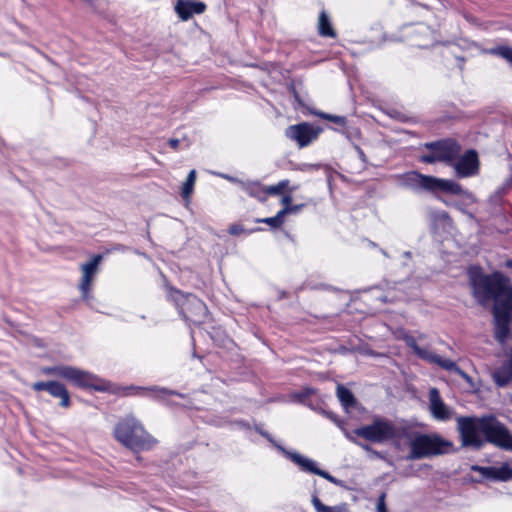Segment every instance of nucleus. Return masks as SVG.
I'll use <instances>...</instances> for the list:
<instances>
[{
    "instance_id": "f257e3e1",
    "label": "nucleus",
    "mask_w": 512,
    "mask_h": 512,
    "mask_svg": "<svg viewBox=\"0 0 512 512\" xmlns=\"http://www.w3.org/2000/svg\"><path fill=\"white\" fill-rule=\"evenodd\" d=\"M472 286L475 296L481 301L494 300L495 335L500 342H503L510 331L512 312V285L509 278L498 272L489 276L478 275L473 277Z\"/></svg>"
},
{
    "instance_id": "f03ea898",
    "label": "nucleus",
    "mask_w": 512,
    "mask_h": 512,
    "mask_svg": "<svg viewBox=\"0 0 512 512\" xmlns=\"http://www.w3.org/2000/svg\"><path fill=\"white\" fill-rule=\"evenodd\" d=\"M457 431L464 447L480 448L485 440L504 448L508 430L494 417H458Z\"/></svg>"
},
{
    "instance_id": "7ed1b4c3",
    "label": "nucleus",
    "mask_w": 512,
    "mask_h": 512,
    "mask_svg": "<svg viewBox=\"0 0 512 512\" xmlns=\"http://www.w3.org/2000/svg\"><path fill=\"white\" fill-rule=\"evenodd\" d=\"M114 436L118 442L134 451L150 449L156 443V440L132 416L126 417L116 425Z\"/></svg>"
},
{
    "instance_id": "20e7f679",
    "label": "nucleus",
    "mask_w": 512,
    "mask_h": 512,
    "mask_svg": "<svg viewBox=\"0 0 512 512\" xmlns=\"http://www.w3.org/2000/svg\"><path fill=\"white\" fill-rule=\"evenodd\" d=\"M453 443L438 434H422L414 437L410 442L409 459H421L449 453L453 450Z\"/></svg>"
},
{
    "instance_id": "39448f33",
    "label": "nucleus",
    "mask_w": 512,
    "mask_h": 512,
    "mask_svg": "<svg viewBox=\"0 0 512 512\" xmlns=\"http://www.w3.org/2000/svg\"><path fill=\"white\" fill-rule=\"evenodd\" d=\"M344 434L348 440L367 449L368 447L366 445H362L356 441L355 436L372 443H385L396 436V429L390 421L376 418L371 424L359 427L353 432L344 431Z\"/></svg>"
},
{
    "instance_id": "423d86ee",
    "label": "nucleus",
    "mask_w": 512,
    "mask_h": 512,
    "mask_svg": "<svg viewBox=\"0 0 512 512\" xmlns=\"http://www.w3.org/2000/svg\"><path fill=\"white\" fill-rule=\"evenodd\" d=\"M42 371L45 374H53L65 378L79 387L92 388L98 391H108L110 389L109 382L100 379L91 373L73 367L60 366L55 368H44Z\"/></svg>"
},
{
    "instance_id": "0eeeda50",
    "label": "nucleus",
    "mask_w": 512,
    "mask_h": 512,
    "mask_svg": "<svg viewBox=\"0 0 512 512\" xmlns=\"http://www.w3.org/2000/svg\"><path fill=\"white\" fill-rule=\"evenodd\" d=\"M407 178L411 183L429 191H443L451 194L461 192L460 185L452 180L426 176L417 172L408 173Z\"/></svg>"
},
{
    "instance_id": "6e6552de",
    "label": "nucleus",
    "mask_w": 512,
    "mask_h": 512,
    "mask_svg": "<svg viewBox=\"0 0 512 512\" xmlns=\"http://www.w3.org/2000/svg\"><path fill=\"white\" fill-rule=\"evenodd\" d=\"M281 451L294 463H296L303 471L310 472L316 475L321 476L322 478L328 480L329 482L344 487L343 481L333 477L328 472L321 470L317 467V463L312 459L305 457L297 452L286 451L281 448Z\"/></svg>"
},
{
    "instance_id": "1a4fd4ad",
    "label": "nucleus",
    "mask_w": 512,
    "mask_h": 512,
    "mask_svg": "<svg viewBox=\"0 0 512 512\" xmlns=\"http://www.w3.org/2000/svg\"><path fill=\"white\" fill-rule=\"evenodd\" d=\"M101 261V255H94L88 262L81 265L82 277L79 283V290L84 300H88L90 297L92 282L98 273Z\"/></svg>"
},
{
    "instance_id": "9d476101",
    "label": "nucleus",
    "mask_w": 512,
    "mask_h": 512,
    "mask_svg": "<svg viewBox=\"0 0 512 512\" xmlns=\"http://www.w3.org/2000/svg\"><path fill=\"white\" fill-rule=\"evenodd\" d=\"M425 147L436 153L439 161L446 163H452L456 160L461 151L460 145L452 139L427 143Z\"/></svg>"
},
{
    "instance_id": "9b49d317",
    "label": "nucleus",
    "mask_w": 512,
    "mask_h": 512,
    "mask_svg": "<svg viewBox=\"0 0 512 512\" xmlns=\"http://www.w3.org/2000/svg\"><path fill=\"white\" fill-rule=\"evenodd\" d=\"M320 131V129L314 128L311 124L304 122L289 126L285 131V135L296 141L300 147H304L316 139Z\"/></svg>"
},
{
    "instance_id": "f8f14e48",
    "label": "nucleus",
    "mask_w": 512,
    "mask_h": 512,
    "mask_svg": "<svg viewBox=\"0 0 512 512\" xmlns=\"http://www.w3.org/2000/svg\"><path fill=\"white\" fill-rule=\"evenodd\" d=\"M181 312L190 321L200 323L206 317L207 308L206 305L197 297L187 295L181 304Z\"/></svg>"
},
{
    "instance_id": "ddd939ff",
    "label": "nucleus",
    "mask_w": 512,
    "mask_h": 512,
    "mask_svg": "<svg viewBox=\"0 0 512 512\" xmlns=\"http://www.w3.org/2000/svg\"><path fill=\"white\" fill-rule=\"evenodd\" d=\"M429 410L438 421H448L453 417V410L441 399L439 391L431 388L429 391Z\"/></svg>"
},
{
    "instance_id": "4468645a",
    "label": "nucleus",
    "mask_w": 512,
    "mask_h": 512,
    "mask_svg": "<svg viewBox=\"0 0 512 512\" xmlns=\"http://www.w3.org/2000/svg\"><path fill=\"white\" fill-rule=\"evenodd\" d=\"M478 156L474 150L466 152L457 162L454 164L456 173L461 177L472 176L478 171Z\"/></svg>"
},
{
    "instance_id": "2eb2a0df",
    "label": "nucleus",
    "mask_w": 512,
    "mask_h": 512,
    "mask_svg": "<svg viewBox=\"0 0 512 512\" xmlns=\"http://www.w3.org/2000/svg\"><path fill=\"white\" fill-rule=\"evenodd\" d=\"M206 5L203 2L178 0L175 11L182 21H187L194 14H201L205 11Z\"/></svg>"
},
{
    "instance_id": "dca6fc26",
    "label": "nucleus",
    "mask_w": 512,
    "mask_h": 512,
    "mask_svg": "<svg viewBox=\"0 0 512 512\" xmlns=\"http://www.w3.org/2000/svg\"><path fill=\"white\" fill-rule=\"evenodd\" d=\"M474 470L479 471L485 477L496 480L507 481L512 478V469L507 464L499 467H475Z\"/></svg>"
},
{
    "instance_id": "f3484780",
    "label": "nucleus",
    "mask_w": 512,
    "mask_h": 512,
    "mask_svg": "<svg viewBox=\"0 0 512 512\" xmlns=\"http://www.w3.org/2000/svg\"><path fill=\"white\" fill-rule=\"evenodd\" d=\"M47 391L53 397H59L61 399V406H63V407L69 406V404H70L69 394H68V391L66 390V388L62 384H60L58 382L50 381Z\"/></svg>"
},
{
    "instance_id": "a211bd4d",
    "label": "nucleus",
    "mask_w": 512,
    "mask_h": 512,
    "mask_svg": "<svg viewBox=\"0 0 512 512\" xmlns=\"http://www.w3.org/2000/svg\"><path fill=\"white\" fill-rule=\"evenodd\" d=\"M312 504L317 512H350L346 504L327 506L324 505L316 496L313 497Z\"/></svg>"
},
{
    "instance_id": "6ab92c4d",
    "label": "nucleus",
    "mask_w": 512,
    "mask_h": 512,
    "mask_svg": "<svg viewBox=\"0 0 512 512\" xmlns=\"http://www.w3.org/2000/svg\"><path fill=\"white\" fill-rule=\"evenodd\" d=\"M337 396L346 410H349V408L355 406L356 404L353 394L341 385L337 387Z\"/></svg>"
},
{
    "instance_id": "aec40b11",
    "label": "nucleus",
    "mask_w": 512,
    "mask_h": 512,
    "mask_svg": "<svg viewBox=\"0 0 512 512\" xmlns=\"http://www.w3.org/2000/svg\"><path fill=\"white\" fill-rule=\"evenodd\" d=\"M196 182V171L191 170L187 176L186 181L182 185L181 195L182 197L189 202L190 197L194 191V186Z\"/></svg>"
},
{
    "instance_id": "412c9836",
    "label": "nucleus",
    "mask_w": 512,
    "mask_h": 512,
    "mask_svg": "<svg viewBox=\"0 0 512 512\" xmlns=\"http://www.w3.org/2000/svg\"><path fill=\"white\" fill-rule=\"evenodd\" d=\"M451 379H452V381H454L458 384H460V379H462L463 381H465V383L467 384V389L470 391L476 392L479 389L478 384L469 375H467L464 371H462L459 367Z\"/></svg>"
},
{
    "instance_id": "4be33fe9",
    "label": "nucleus",
    "mask_w": 512,
    "mask_h": 512,
    "mask_svg": "<svg viewBox=\"0 0 512 512\" xmlns=\"http://www.w3.org/2000/svg\"><path fill=\"white\" fill-rule=\"evenodd\" d=\"M319 33L326 37H335V32L330 24L328 16L325 12H321L318 21Z\"/></svg>"
},
{
    "instance_id": "5701e85b",
    "label": "nucleus",
    "mask_w": 512,
    "mask_h": 512,
    "mask_svg": "<svg viewBox=\"0 0 512 512\" xmlns=\"http://www.w3.org/2000/svg\"><path fill=\"white\" fill-rule=\"evenodd\" d=\"M512 377V369L510 367L496 371L493 374L494 381L498 386L506 385Z\"/></svg>"
},
{
    "instance_id": "b1692460",
    "label": "nucleus",
    "mask_w": 512,
    "mask_h": 512,
    "mask_svg": "<svg viewBox=\"0 0 512 512\" xmlns=\"http://www.w3.org/2000/svg\"><path fill=\"white\" fill-rule=\"evenodd\" d=\"M288 185H289L288 180H282L279 183H277L276 185H271V186L265 187V189L262 191V194L266 195V197L268 195H279L288 188Z\"/></svg>"
},
{
    "instance_id": "393cba45",
    "label": "nucleus",
    "mask_w": 512,
    "mask_h": 512,
    "mask_svg": "<svg viewBox=\"0 0 512 512\" xmlns=\"http://www.w3.org/2000/svg\"><path fill=\"white\" fill-rule=\"evenodd\" d=\"M434 363L442 367L443 369L447 370L450 373V376L452 377L456 370L458 369V366L455 362H453L450 359H443L440 356L436 355V360H434Z\"/></svg>"
},
{
    "instance_id": "a878e982",
    "label": "nucleus",
    "mask_w": 512,
    "mask_h": 512,
    "mask_svg": "<svg viewBox=\"0 0 512 512\" xmlns=\"http://www.w3.org/2000/svg\"><path fill=\"white\" fill-rule=\"evenodd\" d=\"M264 189H265V187H261L258 184H250L245 187V190L248 192L249 195L257 198L260 201L266 200V195L262 194V191Z\"/></svg>"
},
{
    "instance_id": "bb28decb",
    "label": "nucleus",
    "mask_w": 512,
    "mask_h": 512,
    "mask_svg": "<svg viewBox=\"0 0 512 512\" xmlns=\"http://www.w3.org/2000/svg\"><path fill=\"white\" fill-rule=\"evenodd\" d=\"M283 221H284V215L282 214L281 210L274 217H268V218L259 220V222L266 223L274 228L280 227L283 224Z\"/></svg>"
},
{
    "instance_id": "cd10ccee",
    "label": "nucleus",
    "mask_w": 512,
    "mask_h": 512,
    "mask_svg": "<svg viewBox=\"0 0 512 512\" xmlns=\"http://www.w3.org/2000/svg\"><path fill=\"white\" fill-rule=\"evenodd\" d=\"M414 352L420 358H422L430 363H434V360H436V354H434L433 352H431L427 349L420 348L419 346L414 350Z\"/></svg>"
},
{
    "instance_id": "c85d7f7f",
    "label": "nucleus",
    "mask_w": 512,
    "mask_h": 512,
    "mask_svg": "<svg viewBox=\"0 0 512 512\" xmlns=\"http://www.w3.org/2000/svg\"><path fill=\"white\" fill-rule=\"evenodd\" d=\"M303 206H304L303 204L291 205L290 207H284L281 210V212L284 216L287 214L297 213L302 209Z\"/></svg>"
},
{
    "instance_id": "c756f323",
    "label": "nucleus",
    "mask_w": 512,
    "mask_h": 512,
    "mask_svg": "<svg viewBox=\"0 0 512 512\" xmlns=\"http://www.w3.org/2000/svg\"><path fill=\"white\" fill-rule=\"evenodd\" d=\"M430 154H425L421 156V161L424 163H434L436 161H439L438 156L436 153L430 151Z\"/></svg>"
},
{
    "instance_id": "7c9ffc66",
    "label": "nucleus",
    "mask_w": 512,
    "mask_h": 512,
    "mask_svg": "<svg viewBox=\"0 0 512 512\" xmlns=\"http://www.w3.org/2000/svg\"><path fill=\"white\" fill-rule=\"evenodd\" d=\"M317 115L321 118L336 122V123H343V118L339 116H333L326 113H317Z\"/></svg>"
},
{
    "instance_id": "2f4dec72",
    "label": "nucleus",
    "mask_w": 512,
    "mask_h": 512,
    "mask_svg": "<svg viewBox=\"0 0 512 512\" xmlns=\"http://www.w3.org/2000/svg\"><path fill=\"white\" fill-rule=\"evenodd\" d=\"M376 512H387L384 494H382L378 499V502L376 505Z\"/></svg>"
},
{
    "instance_id": "473e14b6",
    "label": "nucleus",
    "mask_w": 512,
    "mask_h": 512,
    "mask_svg": "<svg viewBox=\"0 0 512 512\" xmlns=\"http://www.w3.org/2000/svg\"><path fill=\"white\" fill-rule=\"evenodd\" d=\"M244 229L241 225H238V224H233L229 227V233L231 235H240L241 233H243Z\"/></svg>"
},
{
    "instance_id": "72a5a7b5",
    "label": "nucleus",
    "mask_w": 512,
    "mask_h": 512,
    "mask_svg": "<svg viewBox=\"0 0 512 512\" xmlns=\"http://www.w3.org/2000/svg\"><path fill=\"white\" fill-rule=\"evenodd\" d=\"M33 389L36 390V391H41V390H48V387H49V382H36L32 385Z\"/></svg>"
},
{
    "instance_id": "f704fd0d",
    "label": "nucleus",
    "mask_w": 512,
    "mask_h": 512,
    "mask_svg": "<svg viewBox=\"0 0 512 512\" xmlns=\"http://www.w3.org/2000/svg\"><path fill=\"white\" fill-rule=\"evenodd\" d=\"M404 340H405L406 344L413 349V351L418 347V345L416 344V341L414 340L413 337L406 336L404 338Z\"/></svg>"
},
{
    "instance_id": "c9c22d12",
    "label": "nucleus",
    "mask_w": 512,
    "mask_h": 512,
    "mask_svg": "<svg viewBox=\"0 0 512 512\" xmlns=\"http://www.w3.org/2000/svg\"><path fill=\"white\" fill-rule=\"evenodd\" d=\"M282 204L284 207H290L292 202V196L291 195H285L281 199Z\"/></svg>"
},
{
    "instance_id": "e433bc0d",
    "label": "nucleus",
    "mask_w": 512,
    "mask_h": 512,
    "mask_svg": "<svg viewBox=\"0 0 512 512\" xmlns=\"http://www.w3.org/2000/svg\"><path fill=\"white\" fill-rule=\"evenodd\" d=\"M504 449L512 451V435L509 432Z\"/></svg>"
},
{
    "instance_id": "4c0bfd02",
    "label": "nucleus",
    "mask_w": 512,
    "mask_h": 512,
    "mask_svg": "<svg viewBox=\"0 0 512 512\" xmlns=\"http://www.w3.org/2000/svg\"><path fill=\"white\" fill-rule=\"evenodd\" d=\"M170 145L173 147V148H176L178 146V143L179 141L176 140V139H173V140H170Z\"/></svg>"
},
{
    "instance_id": "58836bf2",
    "label": "nucleus",
    "mask_w": 512,
    "mask_h": 512,
    "mask_svg": "<svg viewBox=\"0 0 512 512\" xmlns=\"http://www.w3.org/2000/svg\"><path fill=\"white\" fill-rule=\"evenodd\" d=\"M507 266L512 267V262L511 261L507 262Z\"/></svg>"
}]
</instances>
